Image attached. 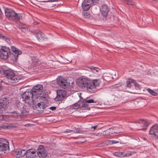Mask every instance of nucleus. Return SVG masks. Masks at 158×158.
<instances>
[{
	"label": "nucleus",
	"instance_id": "f257e3e1",
	"mask_svg": "<svg viewBox=\"0 0 158 158\" xmlns=\"http://www.w3.org/2000/svg\"><path fill=\"white\" fill-rule=\"evenodd\" d=\"M77 84L80 88L83 89H86L88 92L91 93H93L92 80L80 77L77 80Z\"/></svg>",
	"mask_w": 158,
	"mask_h": 158
},
{
	"label": "nucleus",
	"instance_id": "f03ea898",
	"mask_svg": "<svg viewBox=\"0 0 158 158\" xmlns=\"http://www.w3.org/2000/svg\"><path fill=\"white\" fill-rule=\"evenodd\" d=\"M2 72L6 77L8 81L9 82L15 83L18 82V79L17 76H15V73L11 69H2Z\"/></svg>",
	"mask_w": 158,
	"mask_h": 158
},
{
	"label": "nucleus",
	"instance_id": "7ed1b4c3",
	"mask_svg": "<svg viewBox=\"0 0 158 158\" xmlns=\"http://www.w3.org/2000/svg\"><path fill=\"white\" fill-rule=\"evenodd\" d=\"M5 13L6 16L9 19L14 18L16 20H19L22 19L21 15L16 13L12 9L6 8L5 9Z\"/></svg>",
	"mask_w": 158,
	"mask_h": 158
},
{
	"label": "nucleus",
	"instance_id": "20e7f679",
	"mask_svg": "<svg viewBox=\"0 0 158 158\" xmlns=\"http://www.w3.org/2000/svg\"><path fill=\"white\" fill-rule=\"evenodd\" d=\"M33 94L31 89H28L22 94V98L26 103L29 105L33 103L34 102L33 100Z\"/></svg>",
	"mask_w": 158,
	"mask_h": 158
},
{
	"label": "nucleus",
	"instance_id": "39448f33",
	"mask_svg": "<svg viewBox=\"0 0 158 158\" xmlns=\"http://www.w3.org/2000/svg\"><path fill=\"white\" fill-rule=\"evenodd\" d=\"M0 56L3 59L6 60L9 57H11L10 49L6 47H2L0 49Z\"/></svg>",
	"mask_w": 158,
	"mask_h": 158
},
{
	"label": "nucleus",
	"instance_id": "423d86ee",
	"mask_svg": "<svg viewBox=\"0 0 158 158\" xmlns=\"http://www.w3.org/2000/svg\"><path fill=\"white\" fill-rule=\"evenodd\" d=\"M57 84L62 88L69 91L72 88V86H69L66 80H64L61 77L57 79Z\"/></svg>",
	"mask_w": 158,
	"mask_h": 158
},
{
	"label": "nucleus",
	"instance_id": "0eeeda50",
	"mask_svg": "<svg viewBox=\"0 0 158 158\" xmlns=\"http://www.w3.org/2000/svg\"><path fill=\"white\" fill-rule=\"evenodd\" d=\"M11 49L13 53H11V58L13 61H16L19 55L22 54L21 51L14 46H11Z\"/></svg>",
	"mask_w": 158,
	"mask_h": 158
},
{
	"label": "nucleus",
	"instance_id": "6e6552de",
	"mask_svg": "<svg viewBox=\"0 0 158 158\" xmlns=\"http://www.w3.org/2000/svg\"><path fill=\"white\" fill-rule=\"evenodd\" d=\"M57 96L55 98V100L59 101L63 100L67 97V92L66 91L62 89L56 90Z\"/></svg>",
	"mask_w": 158,
	"mask_h": 158
},
{
	"label": "nucleus",
	"instance_id": "1a4fd4ad",
	"mask_svg": "<svg viewBox=\"0 0 158 158\" xmlns=\"http://www.w3.org/2000/svg\"><path fill=\"white\" fill-rule=\"evenodd\" d=\"M37 156H38L40 158H44L47 155L48 153L45 150V147L43 145L39 146L36 151Z\"/></svg>",
	"mask_w": 158,
	"mask_h": 158
},
{
	"label": "nucleus",
	"instance_id": "9d476101",
	"mask_svg": "<svg viewBox=\"0 0 158 158\" xmlns=\"http://www.w3.org/2000/svg\"><path fill=\"white\" fill-rule=\"evenodd\" d=\"M33 109L35 110H37L39 112L42 111L41 109H43L46 107V105L43 102H41L37 103L34 102L33 103Z\"/></svg>",
	"mask_w": 158,
	"mask_h": 158
},
{
	"label": "nucleus",
	"instance_id": "9b49d317",
	"mask_svg": "<svg viewBox=\"0 0 158 158\" xmlns=\"http://www.w3.org/2000/svg\"><path fill=\"white\" fill-rule=\"evenodd\" d=\"M9 143L6 140H4L3 142H0V154H2L3 152L9 149Z\"/></svg>",
	"mask_w": 158,
	"mask_h": 158
},
{
	"label": "nucleus",
	"instance_id": "f8f14e48",
	"mask_svg": "<svg viewBox=\"0 0 158 158\" xmlns=\"http://www.w3.org/2000/svg\"><path fill=\"white\" fill-rule=\"evenodd\" d=\"M9 100L8 98L2 97L0 99V110L3 111L9 104Z\"/></svg>",
	"mask_w": 158,
	"mask_h": 158
},
{
	"label": "nucleus",
	"instance_id": "ddd939ff",
	"mask_svg": "<svg viewBox=\"0 0 158 158\" xmlns=\"http://www.w3.org/2000/svg\"><path fill=\"white\" fill-rule=\"evenodd\" d=\"M26 156L27 158H36V151L34 149H30L26 151Z\"/></svg>",
	"mask_w": 158,
	"mask_h": 158
},
{
	"label": "nucleus",
	"instance_id": "4468645a",
	"mask_svg": "<svg viewBox=\"0 0 158 158\" xmlns=\"http://www.w3.org/2000/svg\"><path fill=\"white\" fill-rule=\"evenodd\" d=\"M150 135H153L156 138L158 139V124L153 126L149 131Z\"/></svg>",
	"mask_w": 158,
	"mask_h": 158
},
{
	"label": "nucleus",
	"instance_id": "2eb2a0df",
	"mask_svg": "<svg viewBox=\"0 0 158 158\" xmlns=\"http://www.w3.org/2000/svg\"><path fill=\"white\" fill-rule=\"evenodd\" d=\"M26 150L21 149H16L12 152L13 155L17 158L23 156L26 154Z\"/></svg>",
	"mask_w": 158,
	"mask_h": 158
},
{
	"label": "nucleus",
	"instance_id": "dca6fc26",
	"mask_svg": "<svg viewBox=\"0 0 158 158\" xmlns=\"http://www.w3.org/2000/svg\"><path fill=\"white\" fill-rule=\"evenodd\" d=\"M31 90L33 94L36 93L37 94H41L43 91V87L41 85H37L34 86Z\"/></svg>",
	"mask_w": 158,
	"mask_h": 158
},
{
	"label": "nucleus",
	"instance_id": "f3484780",
	"mask_svg": "<svg viewBox=\"0 0 158 158\" xmlns=\"http://www.w3.org/2000/svg\"><path fill=\"white\" fill-rule=\"evenodd\" d=\"M92 6L91 0H84L82 4V7L84 10L87 11Z\"/></svg>",
	"mask_w": 158,
	"mask_h": 158
},
{
	"label": "nucleus",
	"instance_id": "a211bd4d",
	"mask_svg": "<svg viewBox=\"0 0 158 158\" xmlns=\"http://www.w3.org/2000/svg\"><path fill=\"white\" fill-rule=\"evenodd\" d=\"M140 121H141V123H140V126L138 127V130H142L143 131H145L147 127L148 126L149 123L145 119H140Z\"/></svg>",
	"mask_w": 158,
	"mask_h": 158
},
{
	"label": "nucleus",
	"instance_id": "6ab92c4d",
	"mask_svg": "<svg viewBox=\"0 0 158 158\" xmlns=\"http://www.w3.org/2000/svg\"><path fill=\"white\" fill-rule=\"evenodd\" d=\"M114 155L116 156L119 157H126L132 155V153L129 152H115L114 153Z\"/></svg>",
	"mask_w": 158,
	"mask_h": 158
},
{
	"label": "nucleus",
	"instance_id": "aec40b11",
	"mask_svg": "<svg viewBox=\"0 0 158 158\" xmlns=\"http://www.w3.org/2000/svg\"><path fill=\"white\" fill-rule=\"evenodd\" d=\"M101 81L99 79L92 80V86L93 93L95 91L96 87L98 86L100 84Z\"/></svg>",
	"mask_w": 158,
	"mask_h": 158
},
{
	"label": "nucleus",
	"instance_id": "412c9836",
	"mask_svg": "<svg viewBox=\"0 0 158 158\" xmlns=\"http://www.w3.org/2000/svg\"><path fill=\"white\" fill-rule=\"evenodd\" d=\"M35 36L39 41L42 40L44 37V34L39 30H36L34 31Z\"/></svg>",
	"mask_w": 158,
	"mask_h": 158
},
{
	"label": "nucleus",
	"instance_id": "4be33fe9",
	"mask_svg": "<svg viewBox=\"0 0 158 158\" xmlns=\"http://www.w3.org/2000/svg\"><path fill=\"white\" fill-rule=\"evenodd\" d=\"M101 10L103 16L106 17L107 15L109 9L106 5H104L102 6V9H101Z\"/></svg>",
	"mask_w": 158,
	"mask_h": 158
},
{
	"label": "nucleus",
	"instance_id": "5701e85b",
	"mask_svg": "<svg viewBox=\"0 0 158 158\" xmlns=\"http://www.w3.org/2000/svg\"><path fill=\"white\" fill-rule=\"evenodd\" d=\"M10 118H18L19 115V113L16 111H14L10 113Z\"/></svg>",
	"mask_w": 158,
	"mask_h": 158
},
{
	"label": "nucleus",
	"instance_id": "b1692460",
	"mask_svg": "<svg viewBox=\"0 0 158 158\" xmlns=\"http://www.w3.org/2000/svg\"><path fill=\"white\" fill-rule=\"evenodd\" d=\"M31 65L33 66H35L37 64L39 60L35 56H32L31 57Z\"/></svg>",
	"mask_w": 158,
	"mask_h": 158
},
{
	"label": "nucleus",
	"instance_id": "393cba45",
	"mask_svg": "<svg viewBox=\"0 0 158 158\" xmlns=\"http://www.w3.org/2000/svg\"><path fill=\"white\" fill-rule=\"evenodd\" d=\"M19 29L24 33L27 32L28 31L27 28L24 25H19L18 26Z\"/></svg>",
	"mask_w": 158,
	"mask_h": 158
},
{
	"label": "nucleus",
	"instance_id": "a878e982",
	"mask_svg": "<svg viewBox=\"0 0 158 158\" xmlns=\"http://www.w3.org/2000/svg\"><path fill=\"white\" fill-rule=\"evenodd\" d=\"M134 82V80L129 78L126 81V87L129 88H131V83H133Z\"/></svg>",
	"mask_w": 158,
	"mask_h": 158
},
{
	"label": "nucleus",
	"instance_id": "bb28decb",
	"mask_svg": "<svg viewBox=\"0 0 158 158\" xmlns=\"http://www.w3.org/2000/svg\"><path fill=\"white\" fill-rule=\"evenodd\" d=\"M104 79L106 81H111L113 78L112 75L110 74H107V75L105 76L104 77Z\"/></svg>",
	"mask_w": 158,
	"mask_h": 158
},
{
	"label": "nucleus",
	"instance_id": "cd10ccee",
	"mask_svg": "<svg viewBox=\"0 0 158 158\" xmlns=\"http://www.w3.org/2000/svg\"><path fill=\"white\" fill-rule=\"evenodd\" d=\"M28 112L27 111V110H24L21 113L20 115V117L21 118H23L24 116L27 115L28 114Z\"/></svg>",
	"mask_w": 158,
	"mask_h": 158
},
{
	"label": "nucleus",
	"instance_id": "c85d7f7f",
	"mask_svg": "<svg viewBox=\"0 0 158 158\" xmlns=\"http://www.w3.org/2000/svg\"><path fill=\"white\" fill-rule=\"evenodd\" d=\"M101 134L104 136L106 137L110 135V132L108 129L103 131Z\"/></svg>",
	"mask_w": 158,
	"mask_h": 158
},
{
	"label": "nucleus",
	"instance_id": "c756f323",
	"mask_svg": "<svg viewBox=\"0 0 158 158\" xmlns=\"http://www.w3.org/2000/svg\"><path fill=\"white\" fill-rule=\"evenodd\" d=\"M147 90L150 94L154 96H157L158 94L157 93L149 88L147 89Z\"/></svg>",
	"mask_w": 158,
	"mask_h": 158
},
{
	"label": "nucleus",
	"instance_id": "7c9ffc66",
	"mask_svg": "<svg viewBox=\"0 0 158 158\" xmlns=\"http://www.w3.org/2000/svg\"><path fill=\"white\" fill-rule=\"evenodd\" d=\"M94 73H95L96 72H98V68L97 67H95L94 66L91 67L89 68Z\"/></svg>",
	"mask_w": 158,
	"mask_h": 158
},
{
	"label": "nucleus",
	"instance_id": "2f4dec72",
	"mask_svg": "<svg viewBox=\"0 0 158 158\" xmlns=\"http://www.w3.org/2000/svg\"><path fill=\"white\" fill-rule=\"evenodd\" d=\"M133 83H134L135 89H136L139 90L140 89V86L135 81V80H134V82H133Z\"/></svg>",
	"mask_w": 158,
	"mask_h": 158
},
{
	"label": "nucleus",
	"instance_id": "473e14b6",
	"mask_svg": "<svg viewBox=\"0 0 158 158\" xmlns=\"http://www.w3.org/2000/svg\"><path fill=\"white\" fill-rule=\"evenodd\" d=\"M123 85V83H120L117 84H115L110 86L111 88H115L121 86Z\"/></svg>",
	"mask_w": 158,
	"mask_h": 158
},
{
	"label": "nucleus",
	"instance_id": "72a5a7b5",
	"mask_svg": "<svg viewBox=\"0 0 158 158\" xmlns=\"http://www.w3.org/2000/svg\"><path fill=\"white\" fill-rule=\"evenodd\" d=\"M123 2L125 3L127 5H131V3L132 2L131 0H123Z\"/></svg>",
	"mask_w": 158,
	"mask_h": 158
},
{
	"label": "nucleus",
	"instance_id": "f704fd0d",
	"mask_svg": "<svg viewBox=\"0 0 158 158\" xmlns=\"http://www.w3.org/2000/svg\"><path fill=\"white\" fill-rule=\"evenodd\" d=\"M88 105L87 104V103L86 102H85H85H82V106H81L80 108H81L82 107L86 108L87 107Z\"/></svg>",
	"mask_w": 158,
	"mask_h": 158
},
{
	"label": "nucleus",
	"instance_id": "c9c22d12",
	"mask_svg": "<svg viewBox=\"0 0 158 158\" xmlns=\"http://www.w3.org/2000/svg\"><path fill=\"white\" fill-rule=\"evenodd\" d=\"M73 106V108L75 109H77L79 107H80V105L79 104L77 103H76L74 104Z\"/></svg>",
	"mask_w": 158,
	"mask_h": 158
},
{
	"label": "nucleus",
	"instance_id": "e433bc0d",
	"mask_svg": "<svg viewBox=\"0 0 158 158\" xmlns=\"http://www.w3.org/2000/svg\"><path fill=\"white\" fill-rule=\"evenodd\" d=\"M85 102L89 103L96 102H94V101L93 99L86 100H85Z\"/></svg>",
	"mask_w": 158,
	"mask_h": 158
},
{
	"label": "nucleus",
	"instance_id": "4c0bfd02",
	"mask_svg": "<svg viewBox=\"0 0 158 158\" xmlns=\"http://www.w3.org/2000/svg\"><path fill=\"white\" fill-rule=\"evenodd\" d=\"M3 39H4L8 43L10 42V39L6 36H5L4 38H3Z\"/></svg>",
	"mask_w": 158,
	"mask_h": 158
},
{
	"label": "nucleus",
	"instance_id": "58836bf2",
	"mask_svg": "<svg viewBox=\"0 0 158 158\" xmlns=\"http://www.w3.org/2000/svg\"><path fill=\"white\" fill-rule=\"evenodd\" d=\"M91 2H92V4H95L98 3L99 0H91Z\"/></svg>",
	"mask_w": 158,
	"mask_h": 158
},
{
	"label": "nucleus",
	"instance_id": "ea45409f",
	"mask_svg": "<svg viewBox=\"0 0 158 158\" xmlns=\"http://www.w3.org/2000/svg\"><path fill=\"white\" fill-rule=\"evenodd\" d=\"M50 109L52 110H55L56 109V106H52L50 108Z\"/></svg>",
	"mask_w": 158,
	"mask_h": 158
},
{
	"label": "nucleus",
	"instance_id": "a19ab883",
	"mask_svg": "<svg viewBox=\"0 0 158 158\" xmlns=\"http://www.w3.org/2000/svg\"><path fill=\"white\" fill-rule=\"evenodd\" d=\"M58 0H49L48 1H44V2H56L58 1Z\"/></svg>",
	"mask_w": 158,
	"mask_h": 158
},
{
	"label": "nucleus",
	"instance_id": "79ce46f5",
	"mask_svg": "<svg viewBox=\"0 0 158 158\" xmlns=\"http://www.w3.org/2000/svg\"><path fill=\"white\" fill-rule=\"evenodd\" d=\"M98 127V126L97 125H95V126H92V127H91V129H92V128H93V129H94V131H95V129H96L97 128V127Z\"/></svg>",
	"mask_w": 158,
	"mask_h": 158
},
{
	"label": "nucleus",
	"instance_id": "37998d69",
	"mask_svg": "<svg viewBox=\"0 0 158 158\" xmlns=\"http://www.w3.org/2000/svg\"><path fill=\"white\" fill-rule=\"evenodd\" d=\"M73 131H74L73 130H69V129H67L66 130V131H65V132H73Z\"/></svg>",
	"mask_w": 158,
	"mask_h": 158
},
{
	"label": "nucleus",
	"instance_id": "c03bdc74",
	"mask_svg": "<svg viewBox=\"0 0 158 158\" xmlns=\"http://www.w3.org/2000/svg\"><path fill=\"white\" fill-rule=\"evenodd\" d=\"M83 15L85 16V17L86 18L87 17V16H88L89 14V13H84Z\"/></svg>",
	"mask_w": 158,
	"mask_h": 158
},
{
	"label": "nucleus",
	"instance_id": "a18cd8bd",
	"mask_svg": "<svg viewBox=\"0 0 158 158\" xmlns=\"http://www.w3.org/2000/svg\"><path fill=\"white\" fill-rule=\"evenodd\" d=\"M118 141L116 140H113L112 141V144H114L118 143Z\"/></svg>",
	"mask_w": 158,
	"mask_h": 158
},
{
	"label": "nucleus",
	"instance_id": "49530a36",
	"mask_svg": "<svg viewBox=\"0 0 158 158\" xmlns=\"http://www.w3.org/2000/svg\"><path fill=\"white\" fill-rule=\"evenodd\" d=\"M5 36L3 35L2 34H0V37L2 38L3 39L4 38Z\"/></svg>",
	"mask_w": 158,
	"mask_h": 158
},
{
	"label": "nucleus",
	"instance_id": "de8ad7c7",
	"mask_svg": "<svg viewBox=\"0 0 158 158\" xmlns=\"http://www.w3.org/2000/svg\"><path fill=\"white\" fill-rule=\"evenodd\" d=\"M84 132V131H83V130H81V129H79V131H78V133H83Z\"/></svg>",
	"mask_w": 158,
	"mask_h": 158
},
{
	"label": "nucleus",
	"instance_id": "09e8293b",
	"mask_svg": "<svg viewBox=\"0 0 158 158\" xmlns=\"http://www.w3.org/2000/svg\"><path fill=\"white\" fill-rule=\"evenodd\" d=\"M79 129H78V128H77L76 129V131H75L74 132V133H78V131H79Z\"/></svg>",
	"mask_w": 158,
	"mask_h": 158
},
{
	"label": "nucleus",
	"instance_id": "8fccbe9b",
	"mask_svg": "<svg viewBox=\"0 0 158 158\" xmlns=\"http://www.w3.org/2000/svg\"><path fill=\"white\" fill-rule=\"evenodd\" d=\"M9 127L8 126L3 127H2V128L4 129H6L8 128Z\"/></svg>",
	"mask_w": 158,
	"mask_h": 158
},
{
	"label": "nucleus",
	"instance_id": "3c124183",
	"mask_svg": "<svg viewBox=\"0 0 158 158\" xmlns=\"http://www.w3.org/2000/svg\"><path fill=\"white\" fill-rule=\"evenodd\" d=\"M38 22H34L33 23V25H36L37 24H38Z\"/></svg>",
	"mask_w": 158,
	"mask_h": 158
},
{
	"label": "nucleus",
	"instance_id": "603ef678",
	"mask_svg": "<svg viewBox=\"0 0 158 158\" xmlns=\"http://www.w3.org/2000/svg\"><path fill=\"white\" fill-rule=\"evenodd\" d=\"M2 89V85L0 84V91H1Z\"/></svg>",
	"mask_w": 158,
	"mask_h": 158
},
{
	"label": "nucleus",
	"instance_id": "864d4df0",
	"mask_svg": "<svg viewBox=\"0 0 158 158\" xmlns=\"http://www.w3.org/2000/svg\"><path fill=\"white\" fill-rule=\"evenodd\" d=\"M120 132H119V131H118V132L114 131V132H113V133H116V134H118V133H119Z\"/></svg>",
	"mask_w": 158,
	"mask_h": 158
},
{
	"label": "nucleus",
	"instance_id": "5fc2aeb1",
	"mask_svg": "<svg viewBox=\"0 0 158 158\" xmlns=\"http://www.w3.org/2000/svg\"><path fill=\"white\" fill-rule=\"evenodd\" d=\"M56 6V5H54V6Z\"/></svg>",
	"mask_w": 158,
	"mask_h": 158
},
{
	"label": "nucleus",
	"instance_id": "6e6d98bb",
	"mask_svg": "<svg viewBox=\"0 0 158 158\" xmlns=\"http://www.w3.org/2000/svg\"><path fill=\"white\" fill-rule=\"evenodd\" d=\"M56 6V5H54V6Z\"/></svg>",
	"mask_w": 158,
	"mask_h": 158
}]
</instances>
